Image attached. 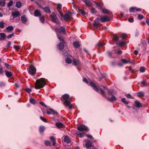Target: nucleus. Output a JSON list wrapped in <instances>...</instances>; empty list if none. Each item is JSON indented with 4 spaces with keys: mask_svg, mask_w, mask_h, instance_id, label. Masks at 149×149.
<instances>
[{
    "mask_svg": "<svg viewBox=\"0 0 149 149\" xmlns=\"http://www.w3.org/2000/svg\"><path fill=\"white\" fill-rule=\"evenodd\" d=\"M45 80V79L43 78L37 79L35 83V88L39 89L44 87L46 84Z\"/></svg>",
    "mask_w": 149,
    "mask_h": 149,
    "instance_id": "obj_1",
    "label": "nucleus"
},
{
    "mask_svg": "<svg viewBox=\"0 0 149 149\" xmlns=\"http://www.w3.org/2000/svg\"><path fill=\"white\" fill-rule=\"evenodd\" d=\"M89 85L93 88L94 90L96 92H98L99 91H100V93L103 96H104L105 92L102 88H99V87L96 86V85L92 81L90 82Z\"/></svg>",
    "mask_w": 149,
    "mask_h": 149,
    "instance_id": "obj_2",
    "label": "nucleus"
},
{
    "mask_svg": "<svg viewBox=\"0 0 149 149\" xmlns=\"http://www.w3.org/2000/svg\"><path fill=\"white\" fill-rule=\"evenodd\" d=\"M77 130L80 132H87L89 130L88 128L84 125H80L77 128Z\"/></svg>",
    "mask_w": 149,
    "mask_h": 149,
    "instance_id": "obj_3",
    "label": "nucleus"
},
{
    "mask_svg": "<svg viewBox=\"0 0 149 149\" xmlns=\"http://www.w3.org/2000/svg\"><path fill=\"white\" fill-rule=\"evenodd\" d=\"M29 73L32 75H34L36 73V69L33 66H30L29 68Z\"/></svg>",
    "mask_w": 149,
    "mask_h": 149,
    "instance_id": "obj_4",
    "label": "nucleus"
},
{
    "mask_svg": "<svg viewBox=\"0 0 149 149\" xmlns=\"http://www.w3.org/2000/svg\"><path fill=\"white\" fill-rule=\"evenodd\" d=\"M50 17L53 22L56 23H60V22L58 21L56 15L55 13H53L52 15H50Z\"/></svg>",
    "mask_w": 149,
    "mask_h": 149,
    "instance_id": "obj_5",
    "label": "nucleus"
},
{
    "mask_svg": "<svg viewBox=\"0 0 149 149\" xmlns=\"http://www.w3.org/2000/svg\"><path fill=\"white\" fill-rule=\"evenodd\" d=\"M55 30L56 32H57L58 33H63L64 34L65 33V29L63 26H62L60 28L56 27L55 29Z\"/></svg>",
    "mask_w": 149,
    "mask_h": 149,
    "instance_id": "obj_6",
    "label": "nucleus"
},
{
    "mask_svg": "<svg viewBox=\"0 0 149 149\" xmlns=\"http://www.w3.org/2000/svg\"><path fill=\"white\" fill-rule=\"evenodd\" d=\"M72 13L68 11L67 13L65 14L63 17L65 20L67 21L72 16Z\"/></svg>",
    "mask_w": 149,
    "mask_h": 149,
    "instance_id": "obj_7",
    "label": "nucleus"
},
{
    "mask_svg": "<svg viewBox=\"0 0 149 149\" xmlns=\"http://www.w3.org/2000/svg\"><path fill=\"white\" fill-rule=\"evenodd\" d=\"M100 20L102 22H104L106 21H110L109 17L107 15H104L103 17L100 16Z\"/></svg>",
    "mask_w": 149,
    "mask_h": 149,
    "instance_id": "obj_8",
    "label": "nucleus"
},
{
    "mask_svg": "<svg viewBox=\"0 0 149 149\" xmlns=\"http://www.w3.org/2000/svg\"><path fill=\"white\" fill-rule=\"evenodd\" d=\"M63 104L64 105L68 106L69 109H71L72 108V104L70 102V99L66 100L63 102Z\"/></svg>",
    "mask_w": 149,
    "mask_h": 149,
    "instance_id": "obj_9",
    "label": "nucleus"
},
{
    "mask_svg": "<svg viewBox=\"0 0 149 149\" xmlns=\"http://www.w3.org/2000/svg\"><path fill=\"white\" fill-rule=\"evenodd\" d=\"M99 18H97L95 19L94 20V22L93 24V28H97L98 27V24H99Z\"/></svg>",
    "mask_w": 149,
    "mask_h": 149,
    "instance_id": "obj_10",
    "label": "nucleus"
},
{
    "mask_svg": "<svg viewBox=\"0 0 149 149\" xmlns=\"http://www.w3.org/2000/svg\"><path fill=\"white\" fill-rule=\"evenodd\" d=\"M69 95L67 94L63 95L61 97V101L66 100L70 99L69 98Z\"/></svg>",
    "mask_w": 149,
    "mask_h": 149,
    "instance_id": "obj_11",
    "label": "nucleus"
},
{
    "mask_svg": "<svg viewBox=\"0 0 149 149\" xmlns=\"http://www.w3.org/2000/svg\"><path fill=\"white\" fill-rule=\"evenodd\" d=\"M12 16H13V18H14L20 16L21 15V14L19 11H17L12 12Z\"/></svg>",
    "mask_w": 149,
    "mask_h": 149,
    "instance_id": "obj_12",
    "label": "nucleus"
},
{
    "mask_svg": "<svg viewBox=\"0 0 149 149\" xmlns=\"http://www.w3.org/2000/svg\"><path fill=\"white\" fill-rule=\"evenodd\" d=\"M73 65L75 66H79L80 65V61L77 59L74 58L73 60Z\"/></svg>",
    "mask_w": 149,
    "mask_h": 149,
    "instance_id": "obj_13",
    "label": "nucleus"
},
{
    "mask_svg": "<svg viewBox=\"0 0 149 149\" xmlns=\"http://www.w3.org/2000/svg\"><path fill=\"white\" fill-rule=\"evenodd\" d=\"M101 11L104 14H109L110 16L112 15L111 12L107 9L102 8V9Z\"/></svg>",
    "mask_w": 149,
    "mask_h": 149,
    "instance_id": "obj_14",
    "label": "nucleus"
},
{
    "mask_svg": "<svg viewBox=\"0 0 149 149\" xmlns=\"http://www.w3.org/2000/svg\"><path fill=\"white\" fill-rule=\"evenodd\" d=\"M34 15L36 17H40L41 16V13L40 11L38 9L36 10L34 12Z\"/></svg>",
    "mask_w": 149,
    "mask_h": 149,
    "instance_id": "obj_15",
    "label": "nucleus"
},
{
    "mask_svg": "<svg viewBox=\"0 0 149 149\" xmlns=\"http://www.w3.org/2000/svg\"><path fill=\"white\" fill-rule=\"evenodd\" d=\"M65 44L63 42H60L58 45V48L59 50H62L64 48V44Z\"/></svg>",
    "mask_w": 149,
    "mask_h": 149,
    "instance_id": "obj_16",
    "label": "nucleus"
},
{
    "mask_svg": "<svg viewBox=\"0 0 149 149\" xmlns=\"http://www.w3.org/2000/svg\"><path fill=\"white\" fill-rule=\"evenodd\" d=\"M73 44L74 48H79L81 45L79 41L74 42Z\"/></svg>",
    "mask_w": 149,
    "mask_h": 149,
    "instance_id": "obj_17",
    "label": "nucleus"
},
{
    "mask_svg": "<svg viewBox=\"0 0 149 149\" xmlns=\"http://www.w3.org/2000/svg\"><path fill=\"white\" fill-rule=\"evenodd\" d=\"M135 106L138 107L140 108L142 107V104L141 103L137 100L135 101Z\"/></svg>",
    "mask_w": 149,
    "mask_h": 149,
    "instance_id": "obj_18",
    "label": "nucleus"
},
{
    "mask_svg": "<svg viewBox=\"0 0 149 149\" xmlns=\"http://www.w3.org/2000/svg\"><path fill=\"white\" fill-rule=\"evenodd\" d=\"M21 20L23 23L25 24L27 20L25 15H24L22 16Z\"/></svg>",
    "mask_w": 149,
    "mask_h": 149,
    "instance_id": "obj_19",
    "label": "nucleus"
},
{
    "mask_svg": "<svg viewBox=\"0 0 149 149\" xmlns=\"http://www.w3.org/2000/svg\"><path fill=\"white\" fill-rule=\"evenodd\" d=\"M5 72L6 76L8 78H10L13 76L12 73L11 72L7 71L6 70H5Z\"/></svg>",
    "mask_w": 149,
    "mask_h": 149,
    "instance_id": "obj_20",
    "label": "nucleus"
},
{
    "mask_svg": "<svg viewBox=\"0 0 149 149\" xmlns=\"http://www.w3.org/2000/svg\"><path fill=\"white\" fill-rule=\"evenodd\" d=\"M56 125L58 128H62L64 126V125L60 122L56 123Z\"/></svg>",
    "mask_w": 149,
    "mask_h": 149,
    "instance_id": "obj_21",
    "label": "nucleus"
},
{
    "mask_svg": "<svg viewBox=\"0 0 149 149\" xmlns=\"http://www.w3.org/2000/svg\"><path fill=\"white\" fill-rule=\"evenodd\" d=\"M107 99L109 101H116L117 100L116 98L113 95H112L110 98H107Z\"/></svg>",
    "mask_w": 149,
    "mask_h": 149,
    "instance_id": "obj_22",
    "label": "nucleus"
},
{
    "mask_svg": "<svg viewBox=\"0 0 149 149\" xmlns=\"http://www.w3.org/2000/svg\"><path fill=\"white\" fill-rule=\"evenodd\" d=\"M64 141L65 142L68 143L70 142V140L68 136H66L65 137L64 139Z\"/></svg>",
    "mask_w": 149,
    "mask_h": 149,
    "instance_id": "obj_23",
    "label": "nucleus"
},
{
    "mask_svg": "<svg viewBox=\"0 0 149 149\" xmlns=\"http://www.w3.org/2000/svg\"><path fill=\"white\" fill-rule=\"evenodd\" d=\"M83 2L85 3L86 5L90 6L92 5L91 2L89 0H84L83 1Z\"/></svg>",
    "mask_w": 149,
    "mask_h": 149,
    "instance_id": "obj_24",
    "label": "nucleus"
},
{
    "mask_svg": "<svg viewBox=\"0 0 149 149\" xmlns=\"http://www.w3.org/2000/svg\"><path fill=\"white\" fill-rule=\"evenodd\" d=\"M49 110L51 112V113L56 115H57L58 113V112L56 111H55L53 109H51V108H49Z\"/></svg>",
    "mask_w": 149,
    "mask_h": 149,
    "instance_id": "obj_25",
    "label": "nucleus"
},
{
    "mask_svg": "<svg viewBox=\"0 0 149 149\" xmlns=\"http://www.w3.org/2000/svg\"><path fill=\"white\" fill-rule=\"evenodd\" d=\"M121 61L124 63L125 64L127 63H132L129 60H127L125 59H122L121 60Z\"/></svg>",
    "mask_w": 149,
    "mask_h": 149,
    "instance_id": "obj_26",
    "label": "nucleus"
},
{
    "mask_svg": "<svg viewBox=\"0 0 149 149\" xmlns=\"http://www.w3.org/2000/svg\"><path fill=\"white\" fill-rule=\"evenodd\" d=\"M50 139L53 142V145L55 146L56 144V141L55 138L53 136L50 137Z\"/></svg>",
    "mask_w": 149,
    "mask_h": 149,
    "instance_id": "obj_27",
    "label": "nucleus"
},
{
    "mask_svg": "<svg viewBox=\"0 0 149 149\" xmlns=\"http://www.w3.org/2000/svg\"><path fill=\"white\" fill-rule=\"evenodd\" d=\"M137 96L139 97H143L144 95V93L141 91H140L136 93Z\"/></svg>",
    "mask_w": 149,
    "mask_h": 149,
    "instance_id": "obj_28",
    "label": "nucleus"
},
{
    "mask_svg": "<svg viewBox=\"0 0 149 149\" xmlns=\"http://www.w3.org/2000/svg\"><path fill=\"white\" fill-rule=\"evenodd\" d=\"M78 12L82 14L83 16L84 15L86 14L84 10L79 8L78 9Z\"/></svg>",
    "mask_w": 149,
    "mask_h": 149,
    "instance_id": "obj_29",
    "label": "nucleus"
},
{
    "mask_svg": "<svg viewBox=\"0 0 149 149\" xmlns=\"http://www.w3.org/2000/svg\"><path fill=\"white\" fill-rule=\"evenodd\" d=\"M119 39V37L116 35H114L113 37V40H115V42L118 41Z\"/></svg>",
    "mask_w": 149,
    "mask_h": 149,
    "instance_id": "obj_30",
    "label": "nucleus"
},
{
    "mask_svg": "<svg viewBox=\"0 0 149 149\" xmlns=\"http://www.w3.org/2000/svg\"><path fill=\"white\" fill-rule=\"evenodd\" d=\"M15 6L17 8H20L22 6V3L20 1L17 2Z\"/></svg>",
    "mask_w": 149,
    "mask_h": 149,
    "instance_id": "obj_31",
    "label": "nucleus"
},
{
    "mask_svg": "<svg viewBox=\"0 0 149 149\" xmlns=\"http://www.w3.org/2000/svg\"><path fill=\"white\" fill-rule=\"evenodd\" d=\"M14 29L13 27L12 26H9L6 28L8 32H10V31H12Z\"/></svg>",
    "mask_w": 149,
    "mask_h": 149,
    "instance_id": "obj_32",
    "label": "nucleus"
},
{
    "mask_svg": "<svg viewBox=\"0 0 149 149\" xmlns=\"http://www.w3.org/2000/svg\"><path fill=\"white\" fill-rule=\"evenodd\" d=\"M43 9L45 12L51 13L50 8L48 7L44 8Z\"/></svg>",
    "mask_w": 149,
    "mask_h": 149,
    "instance_id": "obj_33",
    "label": "nucleus"
},
{
    "mask_svg": "<svg viewBox=\"0 0 149 149\" xmlns=\"http://www.w3.org/2000/svg\"><path fill=\"white\" fill-rule=\"evenodd\" d=\"M91 143L90 141H87L86 143L85 144L87 148H89L90 147H91Z\"/></svg>",
    "mask_w": 149,
    "mask_h": 149,
    "instance_id": "obj_34",
    "label": "nucleus"
},
{
    "mask_svg": "<svg viewBox=\"0 0 149 149\" xmlns=\"http://www.w3.org/2000/svg\"><path fill=\"white\" fill-rule=\"evenodd\" d=\"M57 36L58 39L60 41H62V42H63L64 43H65L63 38L62 36H59L58 35H57Z\"/></svg>",
    "mask_w": 149,
    "mask_h": 149,
    "instance_id": "obj_35",
    "label": "nucleus"
},
{
    "mask_svg": "<svg viewBox=\"0 0 149 149\" xmlns=\"http://www.w3.org/2000/svg\"><path fill=\"white\" fill-rule=\"evenodd\" d=\"M45 129V127H44L42 126H40L39 128V131L40 133H42L44 132Z\"/></svg>",
    "mask_w": 149,
    "mask_h": 149,
    "instance_id": "obj_36",
    "label": "nucleus"
},
{
    "mask_svg": "<svg viewBox=\"0 0 149 149\" xmlns=\"http://www.w3.org/2000/svg\"><path fill=\"white\" fill-rule=\"evenodd\" d=\"M13 4V1L12 0H10L7 4V6L8 7L10 8L12 6Z\"/></svg>",
    "mask_w": 149,
    "mask_h": 149,
    "instance_id": "obj_37",
    "label": "nucleus"
},
{
    "mask_svg": "<svg viewBox=\"0 0 149 149\" xmlns=\"http://www.w3.org/2000/svg\"><path fill=\"white\" fill-rule=\"evenodd\" d=\"M65 62L66 63L70 64L72 62V60L69 58H67L65 60Z\"/></svg>",
    "mask_w": 149,
    "mask_h": 149,
    "instance_id": "obj_38",
    "label": "nucleus"
},
{
    "mask_svg": "<svg viewBox=\"0 0 149 149\" xmlns=\"http://www.w3.org/2000/svg\"><path fill=\"white\" fill-rule=\"evenodd\" d=\"M29 101L31 103L33 104H35L36 103L35 100L33 98H30L29 99Z\"/></svg>",
    "mask_w": 149,
    "mask_h": 149,
    "instance_id": "obj_39",
    "label": "nucleus"
},
{
    "mask_svg": "<svg viewBox=\"0 0 149 149\" xmlns=\"http://www.w3.org/2000/svg\"><path fill=\"white\" fill-rule=\"evenodd\" d=\"M40 17V22L42 23H44L45 22L44 16H42L41 17V16Z\"/></svg>",
    "mask_w": 149,
    "mask_h": 149,
    "instance_id": "obj_40",
    "label": "nucleus"
},
{
    "mask_svg": "<svg viewBox=\"0 0 149 149\" xmlns=\"http://www.w3.org/2000/svg\"><path fill=\"white\" fill-rule=\"evenodd\" d=\"M5 23L3 20L0 22V27L1 28H3L4 27V24Z\"/></svg>",
    "mask_w": 149,
    "mask_h": 149,
    "instance_id": "obj_41",
    "label": "nucleus"
},
{
    "mask_svg": "<svg viewBox=\"0 0 149 149\" xmlns=\"http://www.w3.org/2000/svg\"><path fill=\"white\" fill-rule=\"evenodd\" d=\"M0 35L1 36V38H2V39L4 40L5 39V38L6 36L5 33H0Z\"/></svg>",
    "mask_w": 149,
    "mask_h": 149,
    "instance_id": "obj_42",
    "label": "nucleus"
},
{
    "mask_svg": "<svg viewBox=\"0 0 149 149\" xmlns=\"http://www.w3.org/2000/svg\"><path fill=\"white\" fill-rule=\"evenodd\" d=\"M45 144L46 146H51V143L50 142L48 141H45Z\"/></svg>",
    "mask_w": 149,
    "mask_h": 149,
    "instance_id": "obj_43",
    "label": "nucleus"
},
{
    "mask_svg": "<svg viewBox=\"0 0 149 149\" xmlns=\"http://www.w3.org/2000/svg\"><path fill=\"white\" fill-rule=\"evenodd\" d=\"M121 101L123 103L126 104H128V102L126 100V99L125 98H122Z\"/></svg>",
    "mask_w": 149,
    "mask_h": 149,
    "instance_id": "obj_44",
    "label": "nucleus"
},
{
    "mask_svg": "<svg viewBox=\"0 0 149 149\" xmlns=\"http://www.w3.org/2000/svg\"><path fill=\"white\" fill-rule=\"evenodd\" d=\"M136 8V7H131L129 9V11L130 12H134V10Z\"/></svg>",
    "mask_w": 149,
    "mask_h": 149,
    "instance_id": "obj_45",
    "label": "nucleus"
},
{
    "mask_svg": "<svg viewBox=\"0 0 149 149\" xmlns=\"http://www.w3.org/2000/svg\"><path fill=\"white\" fill-rule=\"evenodd\" d=\"M91 12L93 14H95L97 12L96 10L94 8H92L91 10Z\"/></svg>",
    "mask_w": 149,
    "mask_h": 149,
    "instance_id": "obj_46",
    "label": "nucleus"
},
{
    "mask_svg": "<svg viewBox=\"0 0 149 149\" xmlns=\"http://www.w3.org/2000/svg\"><path fill=\"white\" fill-rule=\"evenodd\" d=\"M76 134L78 135V136L80 137H84L85 136V133H82L79 134L77 133Z\"/></svg>",
    "mask_w": 149,
    "mask_h": 149,
    "instance_id": "obj_47",
    "label": "nucleus"
},
{
    "mask_svg": "<svg viewBox=\"0 0 149 149\" xmlns=\"http://www.w3.org/2000/svg\"><path fill=\"white\" fill-rule=\"evenodd\" d=\"M5 66L6 67V68L8 70H10L11 69V67L10 65L9 64L6 63H5Z\"/></svg>",
    "mask_w": 149,
    "mask_h": 149,
    "instance_id": "obj_48",
    "label": "nucleus"
},
{
    "mask_svg": "<svg viewBox=\"0 0 149 149\" xmlns=\"http://www.w3.org/2000/svg\"><path fill=\"white\" fill-rule=\"evenodd\" d=\"M57 8L58 10H60L61 8L62 5L58 3L57 5Z\"/></svg>",
    "mask_w": 149,
    "mask_h": 149,
    "instance_id": "obj_49",
    "label": "nucleus"
},
{
    "mask_svg": "<svg viewBox=\"0 0 149 149\" xmlns=\"http://www.w3.org/2000/svg\"><path fill=\"white\" fill-rule=\"evenodd\" d=\"M143 17V16L141 14H139L138 16V19L139 20H141Z\"/></svg>",
    "mask_w": 149,
    "mask_h": 149,
    "instance_id": "obj_50",
    "label": "nucleus"
},
{
    "mask_svg": "<svg viewBox=\"0 0 149 149\" xmlns=\"http://www.w3.org/2000/svg\"><path fill=\"white\" fill-rule=\"evenodd\" d=\"M146 68L143 67H141L140 68V72H144Z\"/></svg>",
    "mask_w": 149,
    "mask_h": 149,
    "instance_id": "obj_51",
    "label": "nucleus"
},
{
    "mask_svg": "<svg viewBox=\"0 0 149 149\" xmlns=\"http://www.w3.org/2000/svg\"><path fill=\"white\" fill-rule=\"evenodd\" d=\"M13 47L17 51H18L19 49V47L18 45H15Z\"/></svg>",
    "mask_w": 149,
    "mask_h": 149,
    "instance_id": "obj_52",
    "label": "nucleus"
},
{
    "mask_svg": "<svg viewBox=\"0 0 149 149\" xmlns=\"http://www.w3.org/2000/svg\"><path fill=\"white\" fill-rule=\"evenodd\" d=\"M125 96L127 97L128 98L130 99H133V98L132 96L130 94H127L125 95Z\"/></svg>",
    "mask_w": 149,
    "mask_h": 149,
    "instance_id": "obj_53",
    "label": "nucleus"
},
{
    "mask_svg": "<svg viewBox=\"0 0 149 149\" xmlns=\"http://www.w3.org/2000/svg\"><path fill=\"white\" fill-rule=\"evenodd\" d=\"M108 93L112 95L113 94V90L107 89Z\"/></svg>",
    "mask_w": 149,
    "mask_h": 149,
    "instance_id": "obj_54",
    "label": "nucleus"
},
{
    "mask_svg": "<svg viewBox=\"0 0 149 149\" xmlns=\"http://www.w3.org/2000/svg\"><path fill=\"white\" fill-rule=\"evenodd\" d=\"M40 118L41 119V120H42L45 123H47V122L46 119L42 116H40Z\"/></svg>",
    "mask_w": 149,
    "mask_h": 149,
    "instance_id": "obj_55",
    "label": "nucleus"
},
{
    "mask_svg": "<svg viewBox=\"0 0 149 149\" xmlns=\"http://www.w3.org/2000/svg\"><path fill=\"white\" fill-rule=\"evenodd\" d=\"M14 35V33H13L11 34H10L8 35L7 36V38L8 39H9L11 38Z\"/></svg>",
    "mask_w": 149,
    "mask_h": 149,
    "instance_id": "obj_56",
    "label": "nucleus"
},
{
    "mask_svg": "<svg viewBox=\"0 0 149 149\" xmlns=\"http://www.w3.org/2000/svg\"><path fill=\"white\" fill-rule=\"evenodd\" d=\"M112 52L108 51L107 52V54L108 55V56L110 57H112L111 56V55H112Z\"/></svg>",
    "mask_w": 149,
    "mask_h": 149,
    "instance_id": "obj_57",
    "label": "nucleus"
},
{
    "mask_svg": "<svg viewBox=\"0 0 149 149\" xmlns=\"http://www.w3.org/2000/svg\"><path fill=\"white\" fill-rule=\"evenodd\" d=\"M83 81L84 82H85L86 84H88L89 83V82L87 80V79L85 78H84L83 79Z\"/></svg>",
    "mask_w": 149,
    "mask_h": 149,
    "instance_id": "obj_58",
    "label": "nucleus"
},
{
    "mask_svg": "<svg viewBox=\"0 0 149 149\" xmlns=\"http://www.w3.org/2000/svg\"><path fill=\"white\" fill-rule=\"evenodd\" d=\"M3 68L2 66L0 68V74H3Z\"/></svg>",
    "mask_w": 149,
    "mask_h": 149,
    "instance_id": "obj_59",
    "label": "nucleus"
},
{
    "mask_svg": "<svg viewBox=\"0 0 149 149\" xmlns=\"http://www.w3.org/2000/svg\"><path fill=\"white\" fill-rule=\"evenodd\" d=\"M25 91L26 92L28 93H30V92L31 91V89L29 88H26L25 89Z\"/></svg>",
    "mask_w": 149,
    "mask_h": 149,
    "instance_id": "obj_60",
    "label": "nucleus"
},
{
    "mask_svg": "<svg viewBox=\"0 0 149 149\" xmlns=\"http://www.w3.org/2000/svg\"><path fill=\"white\" fill-rule=\"evenodd\" d=\"M97 45L99 47H102L104 46V44L100 42L97 43Z\"/></svg>",
    "mask_w": 149,
    "mask_h": 149,
    "instance_id": "obj_61",
    "label": "nucleus"
},
{
    "mask_svg": "<svg viewBox=\"0 0 149 149\" xmlns=\"http://www.w3.org/2000/svg\"><path fill=\"white\" fill-rule=\"evenodd\" d=\"M125 44V43L123 41H122L119 44V46H121Z\"/></svg>",
    "mask_w": 149,
    "mask_h": 149,
    "instance_id": "obj_62",
    "label": "nucleus"
},
{
    "mask_svg": "<svg viewBox=\"0 0 149 149\" xmlns=\"http://www.w3.org/2000/svg\"><path fill=\"white\" fill-rule=\"evenodd\" d=\"M141 84H142L143 86H146V83H145V80H143L141 82Z\"/></svg>",
    "mask_w": 149,
    "mask_h": 149,
    "instance_id": "obj_63",
    "label": "nucleus"
},
{
    "mask_svg": "<svg viewBox=\"0 0 149 149\" xmlns=\"http://www.w3.org/2000/svg\"><path fill=\"white\" fill-rule=\"evenodd\" d=\"M128 21L130 22H133L134 20L133 18H130L129 19Z\"/></svg>",
    "mask_w": 149,
    "mask_h": 149,
    "instance_id": "obj_64",
    "label": "nucleus"
}]
</instances>
